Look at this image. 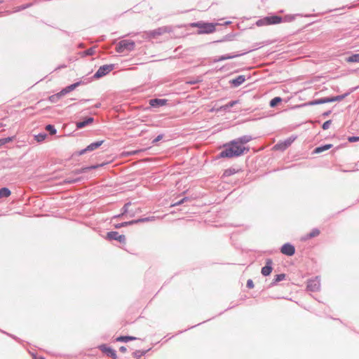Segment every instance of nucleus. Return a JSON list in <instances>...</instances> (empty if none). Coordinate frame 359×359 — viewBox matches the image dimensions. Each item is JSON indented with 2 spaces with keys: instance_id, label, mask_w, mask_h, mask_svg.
<instances>
[{
  "instance_id": "nucleus-1",
  "label": "nucleus",
  "mask_w": 359,
  "mask_h": 359,
  "mask_svg": "<svg viewBox=\"0 0 359 359\" xmlns=\"http://www.w3.org/2000/svg\"><path fill=\"white\" fill-rule=\"evenodd\" d=\"M224 147V149L219 154L221 158L238 157L249 151L248 147L240 145L234 140L226 144Z\"/></svg>"
},
{
  "instance_id": "nucleus-2",
  "label": "nucleus",
  "mask_w": 359,
  "mask_h": 359,
  "mask_svg": "<svg viewBox=\"0 0 359 359\" xmlns=\"http://www.w3.org/2000/svg\"><path fill=\"white\" fill-rule=\"evenodd\" d=\"M215 24L210 22H204L203 21L192 22L190 24L191 27H198L199 29L198 30V34H211L215 31Z\"/></svg>"
},
{
  "instance_id": "nucleus-3",
  "label": "nucleus",
  "mask_w": 359,
  "mask_h": 359,
  "mask_svg": "<svg viewBox=\"0 0 359 359\" xmlns=\"http://www.w3.org/2000/svg\"><path fill=\"white\" fill-rule=\"evenodd\" d=\"M135 48V42L132 40H122L117 44L116 50L121 53L125 51L133 50Z\"/></svg>"
},
{
  "instance_id": "nucleus-4",
  "label": "nucleus",
  "mask_w": 359,
  "mask_h": 359,
  "mask_svg": "<svg viewBox=\"0 0 359 359\" xmlns=\"http://www.w3.org/2000/svg\"><path fill=\"white\" fill-rule=\"evenodd\" d=\"M114 69V65L110 64V65H104L99 67L96 73L94 74L93 77L95 79H100L107 74H109L110 72H111Z\"/></svg>"
},
{
  "instance_id": "nucleus-5",
  "label": "nucleus",
  "mask_w": 359,
  "mask_h": 359,
  "mask_svg": "<svg viewBox=\"0 0 359 359\" xmlns=\"http://www.w3.org/2000/svg\"><path fill=\"white\" fill-rule=\"evenodd\" d=\"M320 287V278L316 276L314 278L310 279L307 283V290L311 292H317Z\"/></svg>"
},
{
  "instance_id": "nucleus-6",
  "label": "nucleus",
  "mask_w": 359,
  "mask_h": 359,
  "mask_svg": "<svg viewBox=\"0 0 359 359\" xmlns=\"http://www.w3.org/2000/svg\"><path fill=\"white\" fill-rule=\"evenodd\" d=\"M103 142H104L103 140L93 142V143L90 144L86 148L79 151L78 154H79V155L81 156V155L86 154L88 151H92L97 149L98 147H100L103 144Z\"/></svg>"
},
{
  "instance_id": "nucleus-7",
  "label": "nucleus",
  "mask_w": 359,
  "mask_h": 359,
  "mask_svg": "<svg viewBox=\"0 0 359 359\" xmlns=\"http://www.w3.org/2000/svg\"><path fill=\"white\" fill-rule=\"evenodd\" d=\"M107 238L109 240H115L120 243H125L126 241V236L124 235H120L117 231L108 232Z\"/></svg>"
},
{
  "instance_id": "nucleus-8",
  "label": "nucleus",
  "mask_w": 359,
  "mask_h": 359,
  "mask_svg": "<svg viewBox=\"0 0 359 359\" xmlns=\"http://www.w3.org/2000/svg\"><path fill=\"white\" fill-rule=\"evenodd\" d=\"M280 252L285 255L292 256L295 252L294 247L290 243H285L280 248Z\"/></svg>"
},
{
  "instance_id": "nucleus-9",
  "label": "nucleus",
  "mask_w": 359,
  "mask_h": 359,
  "mask_svg": "<svg viewBox=\"0 0 359 359\" xmlns=\"http://www.w3.org/2000/svg\"><path fill=\"white\" fill-rule=\"evenodd\" d=\"M100 351L106 353L108 356L111 357L113 359H116L117 355L116 351L112 349L111 347L106 346L105 344L100 345L99 346Z\"/></svg>"
},
{
  "instance_id": "nucleus-10",
  "label": "nucleus",
  "mask_w": 359,
  "mask_h": 359,
  "mask_svg": "<svg viewBox=\"0 0 359 359\" xmlns=\"http://www.w3.org/2000/svg\"><path fill=\"white\" fill-rule=\"evenodd\" d=\"M273 261L271 259L266 260V266L262 269V274L264 276H269L272 271Z\"/></svg>"
},
{
  "instance_id": "nucleus-11",
  "label": "nucleus",
  "mask_w": 359,
  "mask_h": 359,
  "mask_svg": "<svg viewBox=\"0 0 359 359\" xmlns=\"http://www.w3.org/2000/svg\"><path fill=\"white\" fill-rule=\"evenodd\" d=\"M167 103V100L165 99H151L149 101V104L153 107H158L164 106Z\"/></svg>"
},
{
  "instance_id": "nucleus-12",
  "label": "nucleus",
  "mask_w": 359,
  "mask_h": 359,
  "mask_svg": "<svg viewBox=\"0 0 359 359\" xmlns=\"http://www.w3.org/2000/svg\"><path fill=\"white\" fill-rule=\"evenodd\" d=\"M245 81V77L243 75H240L237 76L236 79H233L231 81H230V83L234 87H238L241 86L242 83H243Z\"/></svg>"
},
{
  "instance_id": "nucleus-13",
  "label": "nucleus",
  "mask_w": 359,
  "mask_h": 359,
  "mask_svg": "<svg viewBox=\"0 0 359 359\" xmlns=\"http://www.w3.org/2000/svg\"><path fill=\"white\" fill-rule=\"evenodd\" d=\"M252 140V137L250 135H243L237 139H235L240 145L243 146V144H247Z\"/></svg>"
},
{
  "instance_id": "nucleus-14",
  "label": "nucleus",
  "mask_w": 359,
  "mask_h": 359,
  "mask_svg": "<svg viewBox=\"0 0 359 359\" xmlns=\"http://www.w3.org/2000/svg\"><path fill=\"white\" fill-rule=\"evenodd\" d=\"M242 55H243V53L236 54V55H231V54L224 55L219 56L217 59H215V62H221V61H224V60H229V59H233V58H235V57H238Z\"/></svg>"
},
{
  "instance_id": "nucleus-15",
  "label": "nucleus",
  "mask_w": 359,
  "mask_h": 359,
  "mask_svg": "<svg viewBox=\"0 0 359 359\" xmlns=\"http://www.w3.org/2000/svg\"><path fill=\"white\" fill-rule=\"evenodd\" d=\"M294 138H289L286 140L283 143L277 144L275 147L278 149H285L287 147H289L292 142L294 141Z\"/></svg>"
},
{
  "instance_id": "nucleus-16",
  "label": "nucleus",
  "mask_w": 359,
  "mask_h": 359,
  "mask_svg": "<svg viewBox=\"0 0 359 359\" xmlns=\"http://www.w3.org/2000/svg\"><path fill=\"white\" fill-rule=\"evenodd\" d=\"M94 121V118L92 117L87 118L85 121H79L76 123L77 128H83L88 126L90 123H92Z\"/></svg>"
},
{
  "instance_id": "nucleus-17",
  "label": "nucleus",
  "mask_w": 359,
  "mask_h": 359,
  "mask_svg": "<svg viewBox=\"0 0 359 359\" xmlns=\"http://www.w3.org/2000/svg\"><path fill=\"white\" fill-rule=\"evenodd\" d=\"M266 18L269 25L278 24L282 22V18L277 15L269 16Z\"/></svg>"
},
{
  "instance_id": "nucleus-18",
  "label": "nucleus",
  "mask_w": 359,
  "mask_h": 359,
  "mask_svg": "<svg viewBox=\"0 0 359 359\" xmlns=\"http://www.w3.org/2000/svg\"><path fill=\"white\" fill-rule=\"evenodd\" d=\"M168 28L166 27H159L156 29H154L150 32L151 36H156L158 35H161L167 32Z\"/></svg>"
},
{
  "instance_id": "nucleus-19",
  "label": "nucleus",
  "mask_w": 359,
  "mask_h": 359,
  "mask_svg": "<svg viewBox=\"0 0 359 359\" xmlns=\"http://www.w3.org/2000/svg\"><path fill=\"white\" fill-rule=\"evenodd\" d=\"M330 102V97H323L320 99H317L315 100H313L309 103V105H316V104H321L325 103H328Z\"/></svg>"
},
{
  "instance_id": "nucleus-20",
  "label": "nucleus",
  "mask_w": 359,
  "mask_h": 359,
  "mask_svg": "<svg viewBox=\"0 0 359 359\" xmlns=\"http://www.w3.org/2000/svg\"><path fill=\"white\" fill-rule=\"evenodd\" d=\"M346 61L349 63L359 62V53L353 54L346 58Z\"/></svg>"
},
{
  "instance_id": "nucleus-21",
  "label": "nucleus",
  "mask_w": 359,
  "mask_h": 359,
  "mask_svg": "<svg viewBox=\"0 0 359 359\" xmlns=\"http://www.w3.org/2000/svg\"><path fill=\"white\" fill-rule=\"evenodd\" d=\"M332 147V144H325L323 146L318 147L315 149L314 153L320 154L324 151H326V150L330 149Z\"/></svg>"
},
{
  "instance_id": "nucleus-22",
  "label": "nucleus",
  "mask_w": 359,
  "mask_h": 359,
  "mask_svg": "<svg viewBox=\"0 0 359 359\" xmlns=\"http://www.w3.org/2000/svg\"><path fill=\"white\" fill-rule=\"evenodd\" d=\"M155 220V217H143V218H140V219H134L133 220V222H134V224H138V223H140V222H152V221H154Z\"/></svg>"
},
{
  "instance_id": "nucleus-23",
  "label": "nucleus",
  "mask_w": 359,
  "mask_h": 359,
  "mask_svg": "<svg viewBox=\"0 0 359 359\" xmlns=\"http://www.w3.org/2000/svg\"><path fill=\"white\" fill-rule=\"evenodd\" d=\"M319 234H320L319 229H313L311 230V231L309 233H308L306 236V237L304 239L306 240V239L312 238L318 236Z\"/></svg>"
},
{
  "instance_id": "nucleus-24",
  "label": "nucleus",
  "mask_w": 359,
  "mask_h": 359,
  "mask_svg": "<svg viewBox=\"0 0 359 359\" xmlns=\"http://www.w3.org/2000/svg\"><path fill=\"white\" fill-rule=\"evenodd\" d=\"M11 192L8 188L3 187L0 189V198L8 197L11 195Z\"/></svg>"
},
{
  "instance_id": "nucleus-25",
  "label": "nucleus",
  "mask_w": 359,
  "mask_h": 359,
  "mask_svg": "<svg viewBox=\"0 0 359 359\" xmlns=\"http://www.w3.org/2000/svg\"><path fill=\"white\" fill-rule=\"evenodd\" d=\"M131 205L130 203H126L121 209V213L118 215L114 216V218L120 217L123 216L125 214L128 212V208Z\"/></svg>"
},
{
  "instance_id": "nucleus-26",
  "label": "nucleus",
  "mask_w": 359,
  "mask_h": 359,
  "mask_svg": "<svg viewBox=\"0 0 359 359\" xmlns=\"http://www.w3.org/2000/svg\"><path fill=\"white\" fill-rule=\"evenodd\" d=\"M136 337L130 336H121L116 339L118 341L128 342L129 341L135 340Z\"/></svg>"
},
{
  "instance_id": "nucleus-27",
  "label": "nucleus",
  "mask_w": 359,
  "mask_h": 359,
  "mask_svg": "<svg viewBox=\"0 0 359 359\" xmlns=\"http://www.w3.org/2000/svg\"><path fill=\"white\" fill-rule=\"evenodd\" d=\"M134 224V222H133V220H131V221H129V222H122V223H119V224H115V228L116 229H120L121 227H124V226H129V225H133Z\"/></svg>"
},
{
  "instance_id": "nucleus-28",
  "label": "nucleus",
  "mask_w": 359,
  "mask_h": 359,
  "mask_svg": "<svg viewBox=\"0 0 359 359\" xmlns=\"http://www.w3.org/2000/svg\"><path fill=\"white\" fill-rule=\"evenodd\" d=\"M285 278V274H284V273H280V274L276 275L275 276V278H274L273 283H271V285H275L278 282H280V281L284 280Z\"/></svg>"
},
{
  "instance_id": "nucleus-29",
  "label": "nucleus",
  "mask_w": 359,
  "mask_h": 359,
  "mask_svg": "<svg viewBox=\"0 0 359 359\" xmlns=\"http://www.w3.org/2000/svg\"><path fill=\"white\" fill-rule=\"evenodd\" d=\"M282 101V99L280 97H276L274 98H273L271 101H270V106L271 107H276L279 102H280Z\"/></svg>"
},
{
  "instance_id": "nucleus-30",
  "label": "nucleus",
  "mask_w": 359,
  "mask_h": 359,
  "mask_svg": "<svg viewBox=\"0 0 359 359\" xmlns=\"http://www.w3.org/2000/svg\"><path fill=\"white\" fill-rule=\"evenodd\" d=\"M347 95H348V93H346L344 95H337L335 97H330V102H335V101L342 100Z\"/></svg>"
},
{
  "instance_id": "nucleus-31",
  "label": "nucleus",
  "mask_w": 359,
  "mask_h": 359,
  "mask_svg": "<svg viewBox=\"0 0 359 359\" xmlns=\"http://www.w3.org/2000/svg\"><path fill=\"white\" fill-rule=\"evenodd\" d=\"M47 135L46 133H40L37 135H35V140L39 142H43L46 137Z\"/></svg>"
},
{
  "instance_id": "nucleus-32",
  "label": "nucleus",
  "mask_w": 359,
  "mask_h": 359,
  "mask_svg": "<svg viewBox=\"0 0 359 359\" xmlns=\"http://www.w3.org/2000/svg\"><path fill=\"white\" fill-rule=\"evenodd\" d=\"M256 25L257 26L268 25L269 23H268L267 18L266 17L263 19H260V20H257L256 22Z\"/></svg>"
},
{
  "instance_id": "nucleus-33",
  "label": "nucleus",
  "mask_w": 359,
  "mask_h": 359,
  "mask_svg": "<svg viewBox=\"0 0 359 359\" xmlns=\"http://www.w3.org/2000/svg\"><path fill=\"white\" fill-rule=\"evenodd\" d=\"M81 84V82H76L72 85H69L66 87L68 93L71 92L72 90H74L76 87H78Z\"/></svg>"
},
{
  "instance_id": "nucleus-34",
  "label": "nucleus",
  "mask_w": 359,
  "mask_h": 359,
  "mask_svg": "<svg viewBox=\"0 0 359 359\" xmlns=\"http://www.w3.org/2000/svg\"><path fill=\"white\" fill-rule=\"evenodd\" d=\"M46 129L50 133L51 135H55L57 132L55 128L53 125H48L46 127Z\"/></svg>"
},
{
  "instance_id": "nucleus-35",
  "label": "nucleus",
  "mask_w": 359,
  "mask_h": 359,
  "mask_svg": "<svg viewBox=\"0 0 359 359\" xmlns=\"http://www.w3.org/2000/svg\"><path fill=\"white\" fill-rule=\"evenodd\" d=\"M238 100L231 101V102H229V103H227L226 104H225V105L223 107V108H224V109H229V108H231V107H233L236 104H237V103H238Z\"/></svg>"
},
{
  "instance_id": "nucleus-36",
  "label": "nucleus",
  "mask_w": 359,
  "mask_h": 359,
  "mask_svg": "<svg viewBox=\"0 0 359 359\" xmlns=\"http://www.w3.org/2000/svg\"><path fill=\"white\" fill-rule=\"evenodd\" d=\"M236 173V170L234 168H229L224 171V176H230Z\"/></svg>"
},
{
  "instance_id": "nucleus-37",
  "label": "nucleus",
  "mask_w": 359,
  "mask_h": 359,
  "mask_svg": "<svg viewBox=\"0 0 359 359\" xmlns=\"http://www.w3.org/2000/svg\"><path fill=\"white\" fill-rule=\"evenodd\" d=\"M12 140L11 137H6L0 139V146L4 145L6 143L10 142Z\"/></svg>"
},
{
  "instance_id": "nucleus-38",
  "label": "nucleus",
  "mask_w": 359,
  "mask_h": 359,
  "mask_svg": "<svg viewBox=\"0 0 359 359\" xmlns=\"http://www.w3.org/2000/svg\"><path fill=\"white\" fill-rule=\"evenodd\" d=\"M95 53V48H90L88 50H86L84 53L86 55H94Z\"/></svg>"
},
{
  "instance_id": "nucleus-39",
  "label": "nucleus",
  "mask_w": 359,
  "mask_h": 359,
  "mask_svg": "<svg viewBox=\"0 0 359 359\" xmlns=\"http://www.w3.org/2000/svg\"><path fill=\"white\" fill-rule=\"evenodd\" d=\"M188 199H189V198H188L187 197H184V198H183L182 199H181L180 201H177V202H176V203H173V204L172 205V206H177V205H181V204L184 203L185 201H188Z\"/></svg>"
},
{
  "instance_id": "nucleus-40",
  "label": "nucleus",
  "mask_w": 359,
  "mask_h": 359,
  "mask_svg": "<svg viewBox=\"0 0 359 359\" xmlns=\"http://www.w3.org/2000/svg\"><path fill=\"white\" fill-rule=\"evenodd\" d=\"M31 6H32V4H27L22 5L18 7V8L15 10V11H20L24 10L25 8L30 7Z\"/></svg>"
},
{
  "instance_id": "nucleus-41",
  "label": "nucleus",
  "mask_w": 359,
  "mask_h": 359,
  "mask_svg": "<svg viewBox=\"0 0 359 359\" xmlns=\"http://www.w3.org/2000/svg\"><path fill=\"white\" fill-rule=\"evenodd\" d=\"M331 123H332V121L331 120H328L327 121H325L323 124V130H327L330 128V125H331Z\"/></svg>"
},
{
  "instance_id": "nucleus-42",
  "label": "nucleus",
  "mask_w": 359,
  "mask_h": 359,
  "mask_svg": "<svg viewBox=\"0 0 359 359\" xmlns=\"http://www.w3.org/2000/svg\"><path fill=\"white\" fill-rule=\"evenodd\" d=\"M146 353V351H136L135 352H134V356L139 358L140 357H141L142 355H144Z\"/></svg>"
},
{
  "instance_id": "nucleus-43",
  "label": "nucleus",
  "mask_w": 359,
  "mask_h": 359,
  "mask_svg": "<svg viewBox=\"0 0 359 359\" xmlns=\"http://www.w3.org/2000/svg\"><path fill=\"white\" fill-rule=\"evenodd\" d=\"M348 140L350 142H355L359 141V136H352V137H349L348 138Z\"/></svg>"
},
{
  "instance_id": "nucleus-44",
  "label": "nucleus",
  "mask_w": 359,
  "mask_h": 359,
  "mask_svg": "<svg viewBox=\"0 0 359 359\" xmlns=\"http://www.w3.org/2000/svg\"><path fill=\"white\" fill-rule=\"evenodd\" d=\"M79 180V178H77V179L67 178L65 180V182L71 184V183L77 182Z\"/></svg>"
},
{
  "instance_id": "nucleus-45",
  "label": "nucleus",
  "mask_w": 359,
  "mask_h": 359,
  "mask_svg": "<svg viewBox=\"0 0 359 359\" xmlns=\"http://www.w3.org/2000/svg\"><path fill=\"white\" fill-rule=\"evenodd\" d=\"M163 135H158L155 139H154L152 140V143L153 144H156V142H158V141H160L161 140H162Z\"/></svg>"
},
{
  "instance_id": "nucleus-46",
  "label": "nucleus",
  "mask_w": 359,
  "mask_h": 359,
  "mask_svg": "<svg viewBox=\"0 0 359 359\" xmlns=\"http://www.w3.org/2000/svg\"><path fill=\"white\" fill-rule=\"evenodd\" d=\"M97 167H98V165H93V166H91V167H89V168H84L83 170H77L76 172V173H81L83 172V170H84L93 169V168H96Z\"/></svg>"
},
{
  "instance_id": "nucleus-47",
  "label": "nucleus",
  "mask_w": 359,
  "mask_h": 359,
  "mask_svg": "<svg viewBox=\"0 0 359 359\" xmlns=\"http://www.w3.org/2000/svg\"><path fill=\"white\" fill-rule=\"evenodd\" d=\"M247 287L248 288H252L254 287V283H253V281L251 280V279H249L248 281H247Z\"/></svg>"
},
{
  "instance_id": "nucleus-48",
  "label": "nucleus",
  "mask_w": 359,
  "mask_h": 359,
  "mask_svg": "<svg viewBox=\"0 0 359 359\" xmlns=\"http://www.w3.org/2000/svg\"><path fill=\"white\" fill-rule=\"evenodd\" d=\"M67 93H68V91L67 90L66 88H65L64 89H62L58 94L57 95L59 96H62V95H66Z\"/></svg>"
},
{
  "instance_id": "nucleus-49",
  "label": "nucleus",
  "mask_w": 359,
  "mask_h": 359,
  "mask_svg": "<svg viewBox=\"0 0 359 359\" xmlns=\"http://www.w3.org/2000/svg\"><path fill=\"white\" fill-rule=\"evenodd\" d=\"M126 348L125 346H121L119 351L122 353H125L126 351Z\"/></svg>"
},
{
  "instance_id": "nucleus-50",
  "label": "nucleus",
  "mask_w": 359,
  "mask_h": 359,
  "mask_svg": "<svg viewBox=\"0 0 359 359\" xmlns=\"http://www.w3.org/2000/svg\"><path fill=\"white\" fill-rule=\"evenodd\" d=\"M331 114V111H327L323 114V116H328Z\"/></svg>"
},
{
  "instance_id": "nucleus-51",
  "label": "nucleus",
  "mask_w": 359,
  "mask_h": 359,
  "mask_svg": "<svg viewBox=\"0 0 359 359\" xmlns=\"http://www.w3.org/2000/svg\"><path fill=\"white\" fill-rule=\"evenodd\" d=\"M100 106H101V104H100V103H97V104H96L95 105V108H99V107H100Z\"/></svg>"
},
{
  "instance_id": "nucleus-52",
  "label": "nucleus",
  "mask_w": 359,
  "mask_h": 359,
  "mask_svg": "<svg viewBox=\"0 0 359 359\" xmlns=\"http://www.w3.org/2000/svg\"><path fill=\"white\" fill-rule=\"evenodd\" d=\"M82 101H83V102H88V100H83Z\"/></svg>"
},
{
  "instance_id": "nucleus-53",
  "label": "nucleus",
  "mask_w": 359,
  "mask_h": 359,
  "mask_svg": "<svg viewBox=\"0 0 359 359\" xmlns=\"http://www.w3.org/2000/svg\"><path fill=\"white\" fill-rule=\"evenodd\" d=\"M226 24L229 25V24H230V22H226Z\"/></svg>"
},
{
  "instance_id": "nucleus-54",
  "label": "nucleus",
  "mask_w": 359,
  "mask_h": 359,
  "mask_svg": "<svg viewBox=\"0 0 359 359\" xmlns=\"http://www.w3.org/2000/svg\"><path fill=\"white\" fill-rule=\"evenodd\" d=\"M41 359H45L44 358H41Z\"/></svg>"
}]
</instances>
